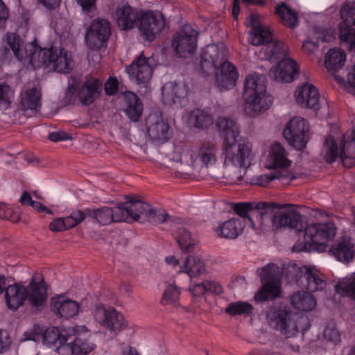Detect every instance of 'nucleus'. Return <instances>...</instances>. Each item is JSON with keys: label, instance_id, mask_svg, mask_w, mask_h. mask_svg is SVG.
Segmentation results:
<instances>
[{"label": "nucleus", "instance_id": "obj_1", "mask_svg": "<svg viewBox=\"0 0 355 355\" xmlns=\"http://www.w3.org/2000/svg\"><path fill=\"white\" fill-rule=\"evenodd\" d=\"M13 57L28 62L34 69L44 67L58 73H69L73 67L71 55L63 48H41L36 41L26 43L17 33L8 32L1 42L0 60L8 62Z\"/></svg>", "mask_w": 355, "mask_h": 355}, {"label": "nucleus", "instance_id": "obj_2", "mask_svg": "<svg viewBox=\"0 0 355 355\" xmlns=\"http://www.w3.org/2000/svg\"><path fill=\"white\" fill-rule=\"evenodd\" d=\"M218 128L224 137L223 150L225 154V164H232L236 177L230 175L232 182L242 179V168L247 169L250 165L252 145L247 139H240L239 130L235 121L230 118H221L218 121Z\"/></svg>", "mask_w": 355, "mask_h": 355}, {"label": "nucleus", "instance_id": "obj_3", "mask_svg": "<svg viewBox=\"0 0 355 355\" xmlns=\"http://www.w3.org/2000/svg\"><path fill=\"white\" fill-rule=\"evenodd\" d=\"M288 206L291 205H280L272 202H243L235 203L233 205V210L241 218H248L252 224H254L253 218H257L261 225L267 221H271L276 227L290 226L297 230L302 228L301 216L297 211L275 212V209Z\"/></svg>", "mask_w": 355, "mask_h": 355}, {"label": "nucleus", "instance_id": "obj_4", "mask_svg": "<svg viewBox=\"0 0 355 355\" xmlns=\"http://www.w3.org/2000/svg\"><path fill=\"white\" fill-rule=\"evenodd\" d=\"M300 215L302 222V228L299 230L290 226H284L293 229L297 232H302L304 230L305 241H298L293 247L295 252H325L327 248V242L334 238L337 228L332 222L323 223L307 224L304 221V217Z\"/></svg>", "mask_w": 355, "mask_h": 355}, {"label": "nucleus", "instance_id": "obj_5", "mask_svg": "<svg viewBox=\"0 0 355 355\" xmlns=\"http://www.w3.org/2000/svg\"><path fill=\"white\" fill-rule=\"evenodd\" d=\"M103 83L98 78L91 77L81 84L80 76L71 75L68 79L64 100L67 104H75L77 99L83 106L93 104L101 96Z\"/></svg>", "mask_w": 355, "mask_h": 355}, {"label": "nucleus", "instance_id": "obj_6", "mask_svg": "<svg viewBox=\"0 0 355 355\" xmlns=\"http://www.w3.org/2000/svg\"><path fill=\"white\" fill-rule=\"evenodd\" d=\"M252 31L248 38L249 42L254 46L267 44L265 50L266 55L271 61L286 58L288 46L282 42L272 41V34L270 28L260 24L258 16L255 14L250 15L249 21Z\"/></svg>", "mask_w": 355, "mask_h": 355}, {"label": "nucleus", "instance_id": "obj_7", "mask_svg": "<svg viewBox=\"0 0 355 355\" xmlns=\"http://www.w3.org/2000/svg\"><path fill=\"white\" fill-rule=\"evenodd\" d=\"M243 96L245 103L258 113L267 110L272 103V96L266 94L265 77L257 73L245 78Z\"/></svg>", "mask_w": 355, "mask_h": 355}, {"label": "nucleus", "instance_id": "obj_8", "mask_svg": "<svg viewBox=\"0 0 355 355\" xmlns=\"http://www.w3.org/2000/svg\"><path fill=\"white\" fill-rule=\"evenodd\" d=\"M324 146L327 147L325 155L326 162L329 164L334 162L339 157L344 166L351 168L355 165V129L346 139L345 135L339 148L334 137L329 136L325 139Z\"/></svg>", "mask_w": 355, "mask_h": 355}, {"label": "nucleus", "instance_id": "obj_9", "mask_svg": "<svg viewBox=\"0 0 355 355\" xmlns=\"http://www.w3.org/2000/svg\"><path fill=\"white\" fill-rule=\"evenodd\" d=\"M166 17L157 10H141L137 24L141 37L147 42H153L166 26Z\"/></svg>", "mask_w": 355, "mask_h": 355}, {"label": "nucleus", "instance_id": "obj_10", "mask_svg": "<svg viewBox=\"0 0 355 355\" xmlns=\"http://www.w3.org/2000/svg\"><path fill=\"white\" fill-rule=\"evenodd\" d=\"M342 21L339 24L341 45L349 51L355 49V1L345 3L340 11Z\"/></svg>", "mask_w": 355, "mask_h": 355}, {"label": "nucleus", "instance_id": "obj_11", "mask_svg": "<svg viewBox=\"0 0 355 355\" xmlns=\"http://www.w3.org/2000/svg\"><path fill=\"white\" fill-rule=\"evenodd\" d=\"M294 317L289 309L277 304L270 306L266 311V320L269 326L273 329L280 331L286 336L297 331Z\"/></svg>", "mask_w": 355, "mask_h": 355}, {"label": "nucleus", "instance_id": "obj_12", "mask_svg": "<svg viewBox=\"0 0 355 355\" xmlns=\"http://www.w3.org/2000/svg\"><path fill=\"white\" fill-rule=\"evenodd\" d=\"M93 314L94 320L111 334H116L126 327L123 314L113 307H105L102 304H98L94 307Z\"/></svg>", "mask_w": 355, "mask_h": 355}, {"label": "nucleus", "instance_id": "obj_13", "mask_svg": "<svg viewBox=\"0 0 355 355\" xmlns=\"http://www.w3.org/2000/svg\"><path fill=\"white\" fill-rule=\"evenodd\" d=\"M309 132L307 121L300 117H294L286 124L283 131L284 138L295 149L302 150L306 145Z\"/></svg>", "mask_w": 355, "mask_h": 355}, {"label": "nucleus", "instance_id": "obj_14", "mask_svg": "<svg viewBox=\"0 0 355 355\" xmlns=\"http://www.w3.org/2000/svg\"><path fill=\"white\" fill-rule=\"evenodd\" d=\"M198 37V31L191 24H187L174 35L172 46L180 57H186L196 51Z\"/></svg>", "mask_w": 355, "mask_h": 355}, {"label": "nucleus", "instance_id": "obj_15", "mask_svg": "<svg viewBox=\"0 0 355 355\" xmlns=\"http://www.w3.org/2000/svg\"><path fill=\"white\" fill-rule=\"evenodd\" d=\"M96 345L84 336L75 334L73 328L69 330L67 342L58 348L60 355H87L92 352Z\"/></svg>", "mask_w": 355, "mask_h": 355}, {"label": "nucleus", "instance_id": "obj_16", "mask_svg": "<svg viewBox=\"0 0 355 355\" xmlns=\"http://www.w3.org/2000/svg\"><path fill=\"white\" fill-rule=\"evenodd\" d=\"M296 282L302 288H305L309 293L323 290L327 283L324 275L315 268L304 266L300 268L296 275Z\"/></svg>", "mask_w": 355, "mask_h": 355}, {"label": "nucleus", "instance_id": "obj_17", "mask_svg": "<svg viewBox=\"0 0 355 355\" xmlns=\"http://www.w3.org/2000/svg\"><path fill=\"white\" fill-rule=\"evenodd\" d=\"M110 35V24L105 19L92 21L86 33V42L90 49H99L107 41Z\"/></svg>", "mask_w": 355, "mask_h": 355}, {"label": "nucleus", "instance_id": "obj_18", "mask_svg": "<svg viewBox=\"0 0 355 355\" xmlns=\"http://www.w3.org/2000/svg\"><path fill=\"white\" fill-rule=\"evenodd\" d=\"M216 153L217 148L215 143L204 141L198 148L184 151L182 155V158L183 156L189 155L192 164L199 162L203 166L209 167L216 162Z\"/></svg>", "mask_w": 355, "mask_h": 355}, {"label": "nucleus", "instance_id": "obj_19", "mask_svg": "<svg viewBox=\"0 0 355 355\" xmlns=\"http://www.w3.org/2000/svg\"><path fill=\"white\" fill-rule=\"evenodd\" d=\"M126 201L119 203L120 208L123 211V221L132 223L139 221L141 216L147 217L152 213L150 205L141 200L135 199L132 196H125Z\"/></svg>", "mask_w": 355, "mask_h": 355}, {"label": "nucleus", "instance_id": "obj_20", "mask_svg": "<svg viewBox=\"0 0 355 355\" xmlns=\"http://www.w3.org/2000/svg\"><path fill=\"white\" fill-rule=\"evenodd\" d=\"M149 59L142 53L125 67V71L130 79L138 85L147 83L152 77L153 69L149 63Z\"/></svg>", "mask_w": 355, "mask_h": 355}, {"label": "nucleus", "instance_id": "obj_21", "mask_svg": "<svg viewBox=\"0 0 355 355\" xmlns=\"http://www.w3.org/2000/svg\"><path fill=\"white\" fill-rule=\"evenodd\" d=\"M26 301L34 311H41L48 299V288L44 279L35 282L32 279L26 286Z\"/></svg>", "mask_w": 355, "mask_h": 355}, {"label": "nucleus", "instance_id": "obj_22", "mask_svg": "<svg viewBox=\"0 0 355 355\" xmlns=\"http://www.w3.org/2000/svg\"><path fill=\"white\" fill-rule=\"evenodd\" d=\"M238 78L239 73L236 67L227 60H222L215 73L216 85L220 90L232 89Z\"/></svg>", "mask_w": 355, "mask_h": 355}, {"label": "nucleus", "instance_id": "obj_23", "mask_svg": "<svg viewBox=\"0 0 355 355\" xmlns=\"http://www.w3.org/2000/svg\"><path fill=\"white\" fill-rule=\"evenodd\" d=\"M298 75V67L295 60L284 58L277 62L276 67L270 69L268 76L277 82H292Z\"/></svg>", "mask_w": 355, "mask_h": 355}, {"label": "nucleus", "instance_id": "obj_24", "mask_svg": "<svg viewBox=\"0 0 355 355\" xmlns=\"http://www.w3.org/2000/svg\"><path fill=\"white\" fill-rule=\"evenodd\" d=\"M116 23L121 31H130L137 26L140 12L128 3L119 4L115 12Z\"/></svg>", "mask_w": 355, "mask_h": 355}, {"label": "nucleus", "instance_id": "obj_25", "mask_svg": "<svg viewBox=\"0 0 355 355\" xmlns=\"http://www.w3.org/2000/svg\"><path fill=\"white\" fill-rule=\"evenodd\" d=\"M85 217H89L96 220L102 225H107L112 223L123 221V211L119 203L115 207H103L99 209H87L84 212Z\"/></svg>", "mask_w": 355, "mask_h": 355}, {"label": "nucleus", "instance_id": "obj_26", "mask_svg": "<svg viewBox=\"0 0 355 355\" xmlns=\"http://www.w3.org/2000/svg\"><path fill=\"white\" fill-rule=\"evenodd\" d=\"M188 92V86L184 83H166L162 87L163 102L169 106L181 105L182 101L187 98Z\"/></svg>", "mask_w": 355, "mask_h": 355}, {"label": "nucleus", "instance_id": "obj_27", "mask_svg": "<svg viewBox=\"0 0 355 355\" xmlns=\"http://www.w3.org/2000/svg\"><path fill=\"white\" fill-rule=\"evenodd\" d=\"M329 252L340 261L349 262L355 254L352 239L348 236L340 237L331 246Z\"/></svg>", "mask_w": 355, "mask_h": 355}, {"label": "nucleus", "instance_id": "obj_28", "mask_svg": "<svg viewBox=\"0 0 355 355\" xmlns=\"http://www.w3.org/2000/svg\"><path fill=\"white\" fill-rule=\"evenodd\" d=\"M297 103L302 107L318 110L320 94L311 84L304 83L295 92Z\"/></svg>", "mask_w": 355, "mask_h": 355}, {"label": "nucleus", "instance_id": "obj_29", "mask_svg": "<svg viewBox=\"0 0 355 355\" xmlns=\"http://www.w3.org/2000/svg\"><path fill=\"white\" fill-rule=\"evenodd\" d=\"M223 58L220 56L218 47L214 45L207 46L201 53L200 69L202 74L207 76L216 72Z\"/></svg>", "mask_w": 355, "mask_h": 355}, {"label": "nucleus", "instance_id": "obj_30", "mask_svg": "<svg viewBox=\"0 0 355 355\" xmlns=\"http://www.w3.org/2000/svg\"><path fill=\"white\" fill-rule=\"evenodd\" d=\"M26 286L19 282L8 286L5 292L7 307L15 311L23 306L26 301Z\"/></svg>", "mask_w": 355, "mask_h": 355}, {"label": "nucleus", "instance_id": "obj_31", "mask_svg": "<svg viewBox=\"0 0 355 355\" xmlns=\"http://www.w3.org/2000/svg\"><path fill=\"white\" fill-rule=\"evenodd\" d=\"M51 310L58 317L69 319L78 314L79 304L73 300L58 296L51 299Z\"/></svg>", "mask_w": 355, "mask_h": 355}, {"label": "nucleus", "instance_id": "obj_32", "mask_svg": "<svg viewBox=\"0 0 355 355\" xmlns=\"http://www.w3.org/2000/svg\"><path fill=\"white\" fill-rule=\"evenodd\" d=\"M123 111L127 117L133 122H138L142 115L144 105L139 96L130 92L127 91L123 94Z\"/></svg>", "mask_w": 355, "mask_h": 355}, {"label": "nucleus", "instance_id": "obj_33", "mask_svg": "<svg viewBox=\"0 0 355 355\" xmlns=\"http://www.w3.org/2000/svg\"><path fill=\"white\" fill-rule=\"evenodd\" d=\"M245 226L241 218H232L220 224L216 228V232L220 237L235 239L243 233Z\"/></svg>", "mask_w": 355, "mask_h": 355}, {"label": "nucleus", "instance_id": "obj_34", "mask_svg": "<svg viewBox=\"0 0 355 355\" xmlns=\"http://www.w3.org/2000/svg\"><path fill=\"white\" fill-rule=\"evenodd\" d=\"M85 218L84 211L76 210L65 218H56L49 224V229L54 232H63L80 224Z\"/></svg>", "mask_w": 355, "mask_h": 355}, {"label": "nucleus", "instance_id": "obj_35", "mask_svg": "<svg viewBox=\"0 0 355 355\" xmlns=\"http://www.w3.org/2000/svg\"><path fill=\"white\" fill-rule=\"evenodd\" d=\"M69 331L65 329L60 331L57 327H51L45 329L43 327L42 341L44 345L49 347H55L58 352V348L64 345L67 342Z\"/></svg>", "mask_w": 355, "mask_h": 355}, {"label": "nucleus", "instance_id": "obj_36", "mask_svg": "<svg viewBox=\"0 0 355 355\" xmlns=\"http://www.w3.org/2000/svg\"><path fill=\"white\" fill-rule=\"evenodd\" d=\"M275 14L279 17L284 26L291 29H294L299 24L298 14L284 2L277 5Z\"/></svg>", "mask_w": 355, "mask_h": 355}, {"label": "nucleus", "instance_id": "obj_37", "mask_svg": "<svg viewBox=\"0 0 355 355\" xmlns=\"http://www.w3.org/2000/svg\"><path fill=\"white\" fill-rule=\"evenodd\" d=\"M291 306L299 311H310L316 306V300L308 291H298L290 297Z\"/></svg>", "mask_w": 355, "mask_h": 355}, {"label": "nucleus", "instance_id": "obj_38", "mask_svg": "<svg viewBox=\"0 0 355 355\" xmlns=\"http://www.w3.org/2000/svg\"><path fill=\"white\" fill-rule=\"evenodd\" d=\"M187 123L191 126L203 129L212 124L213 118L209 112L198 108L188 113Z\"/></svg>", "mask_w": 355, "mask_h": 355}, {"label": "nucleus", "instance_id": "obj_39", "mask_svg": "<svg viewBox=\"0 0 355 355\" xmlns=\"http://www.w3.org/2000/svg\"><path fill=\"white\" fill-rule=\"evenodd\" d=\"M147 121V132L148 136L154 140H167L169 138V125L162 119H157L154 123Z\"/></svg>", "mask_w": 355, "mask_h": 355}, {"label": "nucleus", "instance_id": "obj_40", "mask_svg": "<svg viewBox=\"0 0 355 355\" xmlns=\"http://www.w3.org/2000/svg\"><path fill=\"white\" fill-rule=\"evenodd\" d=\"M41 92L36 87L27 89L21 96V105L24 110L38 111L41 107Z\"/></svg>", "mask_w": 355, "mask_h": 355}, {"label": "nucleus", "instance_id": "obj_41", "mask_svg": "<svg viewBox=\"0 0 355 355\" xmlns=\"http://www.w3.org/2000/svg\"><path fill=\"white\" fill-rule=\"evenodd\" d=\"M345 60L344 51L340 49H331L327 54L324 64L329 71L336 72L344 66Z\"/></svg>", "mask_w": 355, "mask_h": 355}, {"label": "nucleus", "instance_id": "obj_42", "mask_svg": "<svg viewBox=\"0 0 355 355\" xmlns=\"http://www.w3.org/2000/svg\"><path fill=\"white\" fill-rule=\"evenodd\" d=\"M205 272L204 263L198 257L189 255L184 263V269L180 273H187L191 279Z\"/></svg>", "mask_w": 355, "mask_h": 355}, {"label": "nucleus", "instance_id": "obj_43", "mask_svg": "<svg viewBox=\"0 0 355 355\" xmlns=\"http://www.w3.org/2000/svg\"><path fill=\"white\" fill-rule=\"evenodd\" d=\"M263 285L260 291L255 295L254 299L257 301L263 302L268 300H274L281 294L279 286L272 281L262 282Z\"/></svg>", "mask_w": 355, "mask_h": 355}, {"label": "nucleus", "instance_id": "obj_44", "mask_svg": "<svg viewBox=\"0 0 355 355\" xmlns=\"http://www.w3.org/2000/svg\"><path fill=\"white\" fill-rule=\"evenodd\" d=\"M335 291L343 297L355 300V272L349 277L340 279L335 285Z\"/></svg>", "mask_w": 355, "mask_h": 355}, {"label": "nucleus", "instance_id": "obj_45", "mask_svg": "<svg viewBox=\"0 0 355 355\" xmlns=\"http://www.w3.org/2000/svg\"><path fill=\"white\" fill-rule=\"evenodd\" d=\"M284 147L279 142H275L272 146L270 153L273 168L288 167L291 164V162L287 159Z\"/></svg>", "mask_w": 355, "mask_h": 355}, {"label": "nucleus", "instance_id": "obj_46", "mask_svg": "<svg viewBox=\"0 0 355 355\" xmlns=\"http://www.w3.org/2000/svg\"><path fill=\"white\" fill-rule=\"evenodd\" d=\"M176 240L180 248L184 252H191L195 245L190 232L187 231L184 227L178 228Z\"/></svg>", "mask_w": 355, "mask_h": 355}, {"label": "nucleus", "instance_id": "obj_47", "mask_svg": "<svg viewBox=\"0 0 355 355\" xmlns=\"http://www.w3.org/2000/svg\"><path fill=\"white\" fill-rule=\"evenodd\" d=\"M253 309L252 306L245 302H236L230 303L225 310V312L231 315L236 316L239 315H248Z\"/></svg>", "mask_w": 355, "mask_h": 355}, {"label": "nucleus", "instance_id": "obj_48", "mask_svg": "<svg viewBox=\"0 0 355 355\" xmlns=\"http://www.w3.org/2000/svg\"><path fill=\"white\" fill-rule=\"evenodd\" d=\"M260 277L261 282L266 283L269 281L275 282L279 277V267L275 263H268L267 266L262 268L261 272H260Z\"/></svg>", "mask_w": 355, "mask_h": 355}, {"label": "nucleus", "instance_id": "obj_49", "mask_svg": "<svg viewBox=\"0 0 355 355\" xmlns=\"http://www.w3.org/2000/svg\"><path fill=\"white\" fill-rule=\"evenodd\" d=\"M14 97L13 89L7 84L0 83V110L7 109Z\"/></svg>", "mask_w": 355, "mask_h": 355}, {"label": "nucleus", "instance_id": "obj_50", "mask_svg": "<svg viewBox=\"0 0 355 355\" xmlns=\"http://www.w3.org/2000/svg\"><path fill=\"white\" fill-rule=\"evenodd\" d=\"M19 202L24 205L31 206L38 212H46L49 214H53V211L51 209L43 205L40 202L33 200L30 194L27 191H24L23 193L19 199Z\"/></svg>", "mask_w": 355, "mask_h": 355}, {"label": "nucleus", "instance_id": "obj_51", "mask_svg": "<svg viewBox=\"0 0 355 355\" xmlns=\"http://www.w3.org/2000/svg\"><path fill=\"white\" fill-rule=\"evenodd\" d=\"M180 291L178 287L175 285H168L164 294L161 302L164 305L176 302L180 297Z\"/></svg>", "mask_w": 355, "mask_h": 355}, {"label": "nucleus", "instance_id": "obj_52", "mask_svg": "<svg viewBox=\"0 0 355 355\" xmlns=\"http://www.w3.org/2000/svg\"><path fill=\"white\" fill-rule=\"evenodd\" d=\"M42 332L43 327H41L40 325H34L32 328L24 332L21 338V341H41L42 339Z\"/></svg>", "mask_w": 355, "mask_h": 355}, {"label": "nucleus", "instance_id": "obj_53", "mask_svg": "<svg viewBox=\"0 0 355 355\" xmlns=\"http://www.w3.org/2000/svg\"><path fill=\"white\" fill-rule=\"evenodd\" d=\"M323 337L327 341L332 342L335 344L340 341V332L333 324H329L324 329Z\"/></svg>", "mask_w": 355, "mask_h": 355}, {"label": "nucleus", "instance_id": "obj_54", "mask_svg": "<svg viewBox=\"0 0 355 355\" xmlns=\"http://www.w3.org/2000/svg\"><path fill=\"white\" fill-rule=\"evenodd\" d=\"M0 218L17 223L19 220L20 216L18 212L15 211L12 208L1 207H0Z\"/></svg>", "mask_w": 355, "mask_h": 355}, {"label": "nucleus", "instance_id": "obj_55", "mask_svg": "<svg viewBox=\"0 0 355 355\" xmlns=\"http://www.w3.org/2000/svg\"><path fill=\"white\" fill-rule=\"evenodd\" d=\"M275 178H277V176L274 175L272 171L268 174H263L253 177L250 180V184L261 187H266L270 182L275 180Z\"/></svg>", "mask_w": 355, "mask_h": 355}, {"label": "nucleus", "instance_id": "obj_56", "mask_svg": "<svg viewBox=\"0 0 355 355\" xmlns=\"http://www.w3.org/2000/svg\"><path fill=\"white\" fill-rule=\"evenodd\" d=\"M147 217L155 223H162L171 219V216L164 210H156L152 209V213L148 214Z\"/></svg>", "mask_w": 355, "mask_h": 355}, {"label": "nucleus", "instance_id": "obj_57", "mask_svg": "<svg viewBox=\"0 0 355 355\" xmlns=\"http://www.w3.org/2000/svg\"><path fill=\"white\" fill-rule=\"evenodd\" d=\"M104 90L107 96H114L119 91V82L116 78L110 77L104 84Z\"/></svg>", "mask_w": 355, "mask_h": 355}, {"label": "nucleus", "instance_id": "obj_58", "mask_svg": "<svg viewBox=\"0 0 355 355\" xmlns=\"http://www.w3.org/2000/svg\"><path fill=\"white\" fill-rule=\"evenodd\" d=\"M205 284L207 288V293H210L215 295H220L223 293V288L218 282L205 280Z\"/></svg>", "mask_w": 355, "mask_h": 355}, {"label": "nucleus", "instance_id": "obj_59", "mask_svg": "<svg viewBox=\"0 0 355 355\" xmlns=\"http://www.w3.org/2000/svg\"><path fill=\"white\" fill-rule=\"evenodd\" d=\"M279 170L273 171L275 176H277L275 179H277L283 182H289L294 177L291 173H290L286 168H279Z\"/></svg>", "mask_w": 355, "mask_h": 355}, {"label": "nucleus", "instance_id": "obj_60", "mask_svg": "<svg viewBox=\"0 0 355 355\" xmlns=\"http://www.w3.org/2000/svg\"><path fill=\"white\" fill-rule=\"evenodd\" d=\"M189 291L195 297H200L207 293L205 281L201 283H193V286H189Z\"/></svg>", "mask_w": 355, "mask_h": 355}, {"label": "nucleus", "instance_id": "obj_61", "mask_svg": "<svg viewBox=\"0 0 355 355\" xmlns=\"http://www.w3.org/2000/svg\"><path fill=\"white\" fill-rule=\"evenodd\" d=\"M10 344L11 340L7 332L0 330V354L6 352Z\"/></svg>", "mask_w": 355, "mask_h": 355}, {"label": "nucleus", "instance_id": "obj_62", "mask_svg": "<svg viewBox=\"0 0 355 355\" xmlns=\"http://www.w3.org/2000/svg\"><path fill=\"white\" fill-rule=\"evenodd\" d=\"M49 139L52 141H65L71 139L69 135L64 131L53 132L49 135Z\"/></svg>", "mask_w": 355, "mask_h": 355}, {"label": "nucleus", "instance_id": "obj_63", "mask_svg": "<svg viewBox=\"0 0 355 355\" xmlns=\"http://www.w3.org/2000/svg\"><path fill=\"white\" fill-rule=\"evenodd\" d=\"M77 3L82 7L84 12H89L96 4V0H76Z\"/></svg>", "mask_w": 355, "mask_h": 355}, {"label": "nucleus", "instance_id": "obj_64", "mask_svg": "<svg viewBox=\"0 0 355 355\" xmlns=\"http://www.w3.org/2000/svg\"><path fill=\"white\" fill-rule=\"evenodd\" d=\"M8 17V11L6 6L2 0H0V27L3 26Z\"/></svg>", "mask_w": 355, "mask_h": 355}]
</instances>
